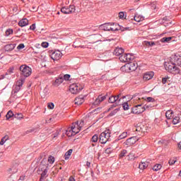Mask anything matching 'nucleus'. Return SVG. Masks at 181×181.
<instances>
[{
    "mask_svg": "<svg viewBox=\"0 0 181 181\" xmlns=\"http://www.w3.org/2000/svg\"><path fill=\"white\" fill-rule=\"evenodd\" d=\"M84 125V120L77 121L74 123L71 127L66 129V134L67 136H74L81 131V128Z\"/></svg>",
    "mask_w": 181,
    "mask_h": 181,
    "instance_id": "f257e3e1",
    "label": "nucleus"
},
{
    "mask_svg": "<svg viewBox=\"0 0 181 181\" xmlns=\"http://www.w3.org/2000/svg\"><path fill=\"white\" fill-rule=\"evenodd\" d=\"M164 67L167 71H169V73H172V74H179L180 70L177 66L175 65V64L171 62H165Z\"/></svg>",
    "mask_w": 181,
    "mask_h": 181,
    "instance_id": "f03ea898",
    "label": "nucleus"
},
{
    "mask_svg": "<svg viewBox=\"0 0 181 181\" xmlns=\"http://www.w3.org/2000/svg\"><path fill=\"white\" fill-rule=\"evenodd\" d=\"M111 136V130L107 129L105 132H102L99 136V142L100 144H107L108 141H110V138Z\"/></svg>",
    "mask_w": 181,
    "mask_h": 181,
    "instance_id": "7ed1b4c3",
    "label": "nucleus"
},
{
    "mask_svg": "<svg viewBox=\"0 0 181 181\" xmlns=\"http://www.w3.org/2000/svg\"><path fill=\"white\" fill-rule=\"evenodd\" d=\"M83 90V86L78 83H73L69 86V91L71 94H78Z\"/></svg>",
    "mask_w": 181,
    "mask_h": 181,
    "instance_id": "20e7f679",
    "label": "nucleus"
},
{
    "mask_svg": "<svg viewBox=\"0 0 181 181\" xmlns=\"http://www.w3.org/2000/svg\"><path fill=\"white\" fill-rule=\"evenodd\" d=\"M20 71H21V74L24 76V77H29V76L32 74V69L26 65L21 66Z\"/></svg>",
    "mask_w": 181,
    "mask_h": 181,
    "instance_id": "39448f33",
    "label": "nucleus"
},
{
    "mask_svg": "<svg viewBox=\"0 0 181 181\" xmlns=\"http://www.w3.org/2000/svg\"><path fill=\"white\" fill-rule=\"evenodd\" d=\"M134 59H135V57H134V54H124L119 57V60H120V62L122 63L131 62L132 60H134Z\"/></svg>",
    "mask_w": 181,
    "mask_h": 181,
    "instance_id": "423d86ee",
    "label": "nucleus"
},
{
    "mask_svg": "<svg viewBox=\"0 0 181 181\" xmlns=\"http://www.w3.org/2000/svg\"><path fill=\"white\" fill-rule=\"evenodd\" d=\"M61 12L64 13L65 15H68L69 13H73L76 12V7L74 5L69 6V7H63L61 9Z\"/></svg>",
    "mask_w": 181,
    "mask_h": 181,
    "instance_id": "0eeeda50",
    "label": "nucleus"
},
{
    "mask_svg": "<svg viewBox=\"0 0 181 181\" xmlns=\"http://www.w3.org/2000/svg\"><path fill=\"white\" fill-rule=\"evenodd\" d=\"M145 107H142V105H137L132 108V112L133 114H142L145 111Z\"/></svg>",
    "mask_w": 181,
    "mask_h": 181,
    "instance_id": "6e6552de",
    "label": "nucleus"
},
{
    "mask_svg": "<svg viewBox=\"0 0 181 181\" xmlns=\"http://www.w3.org/2000/svg\"><path fill=\"white\" fill-rule=\"evenodd\" d=\"M119 97H121V95L119 94L117 95H112L109 98V103H111L113 104V103H116V105H121V99H119Z\"/></svg>",
    "mask_w": 181,
    "mask_h": 181,
    "instance_id": "1a4fd4ad",
    "label": "nucleus"
},
{
    "mask_svg": "<svg viewBox=\"0 0 181 181\" xmlns=\"http://www.w3.org/2000/svg\"><path fill=\"white\" fill-rule=\"evenodd\" d=\"M25 82V78H21L17 81L15 88L13 90V93L16 94L20 90L21 87L23 86V83Z\"/></svg>",
    "mask_w": 181,
    "mask_h": 181,
    "instance_id": "9d476101",
    "label": "nucleus"
},
{
    "mask_svg": "<svg viewBox=\"0 0 181 181\" xmlns=\"http://www.w3.org/2000/svg\"><path fill=\"white\" fill-rule=\"evenodd\" d=\"M62 56H63V54H62V52H60L59 50L54 51L51 54V59H52V60L54 61L60 60V59H62Z\"/></svg>",
    "mask_w": 181,
    "mask_h": 181,
    "instance_id": "9b49d317",
    "label": "nucleus"
},
{
    "mask_svg": "<svg viewBox=\"0 0 181 181\" xmlns=\"http://www.w3.org/2000/svg\"><path fill=\"white\" fill-rule=\"evenodd\" d=\"M138 140L139 139L136 136L130 137L125 141V144L127 145V146H132V145L135 144Z\"/></svg>",
    "mask_w": 181,
    "mask_h": 181,
    "instance_id": "f8f14e48",
    "label": "nucleus"
},
{
    "mask_svg": "<svg viewBox=\"0 0 181 181\" xmlns=\"http://www.w3.org/2000/svg\"><path fill=\"white\" fill-rule=\"evenodd\" d=\"M124 67H127L130 70V71H135L136 69H138V64L135 62H130L129 64H127Z\"/></svg>",
    "mask_w": 181,
    "mask_h": 181,
    "instance_id": "ddd939ff",
    "label": "nucleus"
},
{
    "mask_svg": "<svg viewBox=\"0 0 181 181\" xmlns=\"http://www.w3.org/2000/svg\"><path fill=\"white\" fill-rule=\"evenodd\" d=\"M86 100V96L81 95L75 98L74 103L76 105H81Z\"/></svg>",
    "mask_w": 181,
    "mask_h": 181,
    "instance_id": "4468645a",
    "label": "nucleus"
},
{
    "mask_svg": "<svg viewBox=\"0 0 181 181\" xmlns=\"http://www.w3.org/2000/svg\"><path fill=\"white\" fill-rule=\"evenodd\" d=\"M154 74L153 71H148L144 74L143 76V80L144 81H148V80H151V78H153Z\"/></svg>",
    "mask_w": 181,
    "mask_h": 181,
    "instance_id": "2eb2a0df",
    "label": "nucleus"
},
{
    "mask_svg": "<svg viewBox=\"0 0 181 181\" xmlns=\"http://www.w3.org/2000/svg\"><path fill=\"white\" fill-rule=\"evenodd\" d=\"M13 117H14V118H16V119H22V118H23V114H6V118L7 119H9V118H13Z\"/></svg>",
    "mask_w": 181,
    "mask_h": 181,
    "instance_id": "dca6fc26",
    "label": "nucleus"
},
{
    "mask_svg": "<svg viewBox=\"0 0 181 181\" xmlns=\"http://www.w3.org/2000/svg\"><path fill=\"white\" fill-rule=\"evenodd\" d=\"M107 99V95L103 96V95H100L95 100L94 105H99V104H101L104 100Z\"/></svg>",
    "mask_w": 181,
    "mask_h": 181,
    "instance_id": "f3484780",
    "label": "nucleus"
},
{
    "mask_svg": "<svg viewBox=\"0 0 181 181\" xmlns=\"http://www.w3.org/2000/svg\"><path fill=\"white\" fill-rule=\"evenodd\" d=\"M28 25H29V21L27 18H23L18 22V25H20L21 28L28 26Z\"/></svg>",
    "mask_w": 181,
    "mask_h": 181,
    "instance_id": "a211bd4d",
    "label": "nucleus"
},
{
    "mask_svg": "<svg viewBox=\"0 0 181 181\" xmlns=\"http://www.w3.org/2000/svg\"><path fill=\"white\" fill-rule=\"evenodd\" d=\"M158 42H155L153 41H144L143 42L144 46H146V47H152L153 46H156V44Z\"/></svg>",
    "mask_w": 181,
    "mask_h": 181,
    "instance_id": "6ab92c4d",
    "label": "nucleus"
},
{
    "mask_svg": "<svg viewBox=\"0 0 181 181\" xmlns=\"http://www.w3.org/2000/svg\"><path fill=\"white\" fill-rule=\"evenodd\" d=\"M123 53L124 49L121 47H117L113 52V54H115V56H121V54H123Z\"/></svg>",
    "mask_w": 181,
    "mask_h": 181,
    "instance_id": "aec40b11",
    "label": "nucleus"
},
{
    "mask_svg": "<svg viewBox=\"0 0 181 181\" xmlns=\"http://www.w3.org/2000/svg\"><path fill=\"white\" fill-rule=\"evenodd\" d=\"M134 20L136 21V22H142V21H144L145 20V18L139 14H136L134 16Z\"/></svg>",
    "mask_w": 181,
    "mask_h": 181,
    "instance_id": "412c9836",
    "label": "nucleus"
},
{
    "mask_svg": "<svg viewBox=\"0 0 181 181\" xmlns=\"http://www.w3.org/2000/svg\"><path fill=\"white\" fill-rule=\"evenodd\" d=\"M148 166H149V164L148 163V162H141L139 165V168L141 170H144V169H146V168H148Z\"/></svg>",
    "mask_w": 181,
    "mask_h": 181,
    "instance_id": "4be33fe9",
    "label": "nucleus"
},
{
    "mask_svg": "<svg viewBox=\"0 0 181 181\" xmlns=\"http://www.w3.org/2000/svg\"><path fill=\"white\" fill-rule=\"evenodd\" d=\"M101 29H103V30H111V23H107L104 24L103 25H100Z\"/></svg>",
    "mask_w": 181,
    "mask_h": 181,
    "instance_id": "5701e85b",
    "label": "nucleus"
},
{
    "mask_svg": "<svg viewBox=\"0 0 181 181\" xmlns=\"http://www.w3.org/2000/svg\"><path fill=\"white\" fill-rule=\"evenodd\" d=\"M71 153H73V150L69 149L68 151H66L64 154V159L65 160H67L70 158V156H71Z\"/></svg>",
    "mask_w": 181,
    "mask_h": 181,
    "instance_id": "b1692460",
    "label": "nucleus"
},
{
    "mask_svg": "<svg viewBox=\"0 0 181 181\" xmlns=\"http://www.w3.org/2000/svg\"><path fill=\"white\" fill-rule=\"evenodd\" d=\"M62 83H63V78H59L55 80L53 85L55 86V87H59Z\"/></svg>",
    "mask_w": 181,
    "mask_h": 181,
    "instance_id": "393cba45",
    "label": "nucleus"
},
{
    "mask_svg": "<svg viewBox=\"0 0 181 181\" xmlns=\"http://www.w3.org/2000/svg\"><path fill=\"white\" fill-rule=\"evenodd\" d=\"M46 177H47V168H45L41 173V177L40 180L42 181L43 179H46Z\"/></svg>",
    "mask_w": 181,
    "mask_h": 181,
    "instance_id": "a878e982",
    "label": "nucleus"
},
{
    "mask_svg": "<svg viewBox=\"0 0 181 181\" xmlns=\"http://www.w3.org/2000/svg\"><path fill=\"white\" fill-rule=\"evenodd\" d=\"M173 37H164L163 38L160 39V42L162 43H169V42H170V40H172Z\"/></svg>",
    "mask_w": 181,
    "mask_h": 181,
    "instance_id": "bb28decb",
    "label": "nucleus"
},
{
    "mask_svg": "<svg viewBox=\"0 0 181 181\" xmlns=\"http://www.w3.org/2000/svg\"><path fill=\"white\" fill-rule=\"evenodd\" d=\"M161 169H162V165L161 164H156L153 167V170H154V172H158V170H160Z\"/></svg>",
    "mask_w": 181,
    "mask_h": 181,
    "instance_id": "cd10ccee",
    "label": "nucleus"
},
{
    "mask_svg": "<svg viewBox=\"0 0 181 181\" xmlns=\"http://www.w3.org/2000/svg\"><path fill=\"white\" fill-rule=\"evenodd\" d=\"M9 139V136L6 135L4 137H2L1 141H0V145H4L5 142H6Z\"/></svg>",
    "mask_w": 181,
    "mask_h": 181,
    "instance_id": "c85d7f7f",
    "label": "nucleus"
},
{
    "mask_svg": "<svg viewBox=\"0 0 181 181\" xmlns=\"http://www.w3.org/2000/svg\"><path fill=\"white\" fill-rule=\"evenodd\" d=\"M180 122V117H175L173 118V124H174V125H176V124H179Z\"/></svg>",
    "mask_w": 181,
    "mask_h": 181,
    "instance_id": "c756f323",
    "label": "nucleus"
},
{
    "mask_svg": "<svg viewBox=\"0 0 181 181\" xmlns=\"http://www.w3.org/2000/svg\"><path fill=\"white\" fill-rule=\"evenodd\" d=\"M122 107L124 111H127V110H129V105L128 104V102L122 103Z\"/></svg>",
    "mask_w": 181,
    "mask_h": 181,
    "instance_id": "7c9ffc66",
    "label": "nucleus"
},
{
    "mask_svg": "<svg viewBox=\"0 0 181 181\" xmlns=\"http://www.w3.org/2000/svg\"><path fill=\"white\" fill-rule=\"evenodd\" d=\"M110 30H112V32L118 30V27H117V24H110Z\"/></svg>",
    "mask_w": 181,
    "mask_h": 181,
    "instance_id": "2f4dec72",
    "label": "nucleus"
},
{
    "mask_svg": "<svg viewBox=\"0 0 181 181\" xmlns=\"http://www.w3.org/2000/svg\"><path fill=\"white\" fill-rule=\"evenodd\" d=\"M91 142H98V135L97 134H94L93 136H92V139H91Z\"/></svg>",
    "mask_w": 181,
    "mask_h": 181,
    "instance_id": "473e14b6",
    "label": "nucleus"
},
{
    "mask_svg": "<svg viewBox=\"0 0 181 181\" xmlns=\"http://www.w3.org/2000/svg\"><path fill=\"white\" fill-rule=\"evenodd\" d=\"M127 153V150H122L119 155V158H124V156H125Z\"/></svg>",
    "mask_w": 181,
    "mask_h": 181,
    "instance_id": "72a5a7b5",
    "label": "nucleus"
},
{
    "mask_svg": "<svg viewBox=\"0 0 181 181\" xmlns=\"http://www.w3.org/2000/svg\"><path fill=\"white\" fill-rule=\"evenodd\" d=\"M180 59V56H179V54H175L174 56H173V57H172V60H173V62H174V63L177 61V60H178V59Z\"/></svg>",
    "mask_w": 181,
    "mask_h": 181,
    "instance_id": "f704fd0d",
    "label": "nucleus"
},
{
    "mask_svg": "<svg viewBox=\"0 0 181 181\" xmlns=\"http://www.w3.org/2000/svg\"><path fill=\"white\" fill-rule=\"evenodd\" d=\"M127 135H128V133L123 132L122 134L119 136V139H124V138H127Z\"/></svg>",
    "mask_w": 181,
    "mask_h": 181,
    "instance_id": "c9c22d12",
    "label": "nucleus"
},
{
    "mask_svg": "<svg viewBox=\"0 0 181 181\" xmlns=\"http://www.w3.org/2000/svg\"><path fill=\"white\" fill-rule=\"evenodd\" d=\"M47 108H48L49 110H53V109L54 108V103H49L47 104Z\"/></svg>",
    "mask_w": 181,
    "mask_h": 181,
    "instance_id": "e433bc0d",
    "label": "nucleus"
},
{
    "mask_svg": "<svg viewBox=\"0 0 181 181\" xmlns=\"http://www.w3.org/2000/svg\"><path fill=\"white\" fill-rule=\"evenodd\" d=\"M48 162H49V163H51V164L54 163V157L50 156L48 158Z\"/></svg>",
    "mask_w": 181,
    "mask_h": 181,
    "instance_id": "4c0bfd02",
    "label": "nucleus"
},
{
    "mask_svg": "<svg viewBox=\"0 0 181 181\" xmlns=\"http://www.w3.org/2000/svg\"><path fill=\"white\" fill-rule=\"evenodd\" d=\"M112 152V148H107L105 150V153H107V155H110Z\"/></svg>",
    "mask_w": 181,
    "mask_h": 181,
    "instance_id": "58836bf2",
    "label": "nucleus"
},
{
    "mask_svg": "<svg viewBox=\"0 0 181 181\" xmlns=\"http://www.w3.org/2000/svg\"><path fill=\"white\" fill-rule=\"evenodd\" d=\"M12 33H13V29L6 30V36H9V35H12Z\"/></svg>",
    "mask_w": 181,
    "mask_h": 181,
    "instance_id": "ea45409f",
    "label": "nucleus"
},
{
    "mask_svg": "<svg viewBox=\"0 0 181 181\" xmlns=\"http://www.w3.org/2000/svg\"><path fill=\"white\" fill-rule=\"evenodd\" d=\"M169 165H175L176 163V159L173 158V159H170L168 161Z\"/></svg>",
    "mask_w": 181,
    "mask_h": 181,
    "instance_id": "a19ab883",
    "label": "nucleus"
},
{
    "mask_svg": "<svg viewBox=\"0 0 181 181\" xmlns=\"http://www.w3.org/2000/svg\"><path fill=\"white\" fill-rule=\"evenodd\" d=\"M8 172H10L12 174L16 173V172H18V169L12 168L8 170Z\"/></svg>",
    "mask_w": 181,
    "mask_h": 181,
    "instance_id": "79ce46f5",
    "label": "nucleus"
},
{
    "mask_svg": "<svg viewBox=\"0 0 181 181\" xmlns=\"http://www.w3.org/2000/svg\"><path fill=\"white\" fill-rule=\"evenodd\" d=\"M145 100H146L148 103H153V101H155V99L152 97H148Z\"/></svg>",
    "mask_w": 181,
    "mask_h": 181,
    "instance_id": "37998d69",
    "label": "nucleus"
},
{
    "mask_svg": "<svg viewBox=\"0 0 181 181\" xmlns=\"http://www.w3.org/2000/svg\"><path fill=\"white\" fill-rule=\"evenodd\" d=\"M128 156L130 160H132L136 158L133 153H130Z\"/></svg>",
    "mask_w": 181,
    "mask_h": 181,
    "instance_id": "c03bdc74",
    "label": "nucleus"
},
{
    "mask_svg": "<svg viewBox=\"0 0 181 181\" xmlns=\"http://www.w3.org/2000/svg\"><path fill=\"white\" fill-rule=\"evenodd\" d=\"M136 131H141V132H145V130H144V128L139 125H137V128H136Z\"/></svg>",
    "mask_w": 181,
    "mask_h": 181,
    "instance_id": "a18cd8bd",
    "label": "nucleus"
},
{
    "mask_svg": "<svg viewBox=\"0 0 181 181\" xmlns=\"http://www.w3.org/2000/svg\"><path fill=\"white\" fill-rule=\"evenodd\" d=\"M175 66H181V59L180 58V59L177 60L175 63H174Z\"/></svg>",
    "mask_w": 181,
    "mask_h": 181,
    "instance_id": "49530a36",
    "label": "nucleus"
},
{
    "mask_svg": "<svg viewBox=\"0 0 181 181\" xmlns=\"http://www.w3.org/2000/svg\"><path fill=\"white\" fill-rule=\"evenodd\" d=\"M124 16H125V14L124 13V12L119 13V18L120 19H124Z\"/></svg>",
    "mask_w": 181,
    "mask_h": 181,
    "instance_id": "de8ad7c7",
    "label": "nucleus"
},
{
    "mask_svg": "<svg viewBox=\"0 0 181 181\" xmlns=\"http://www.w3.org/2000/svg\"><path fill=\"white\" fill-rule=\"evenodd\" d=\"M100 111H101V108H96L93 110L92 112H95V114H98L99 112H100Z\"/></svg>",
    "mask_w": 181,
    "mask_h": 181,
    "instance_id": "09e8293b",
    "label": "nucleus"
},
{
    "mask_svg": "<svg viewBox=\"0 0 181 181\" xmlns=\"http://www.w3.org/2000/svg\"><path fill=\"white\" fill-rule=\"evenodd\" d=\"M41 46H42V47H45V48L48 47L49 43H47V42H42V43L41 44Z\"/></svg>",
    "mask_w": 181,
    "mask_h": 181,
    "instance_id": "8fccbe9b",
    "label": "nucleus"
},
{
    "mask_svg": "<svg viewBox=\"0 0 181 181\" xmlns=\"http://www.w3.org/2000/svg\"><path fill=\"white\" fill-rule=\"evenodd\" d=\"M25 48V45L23 44H20L18 47H17V49H24Z\"/></svg>",
    "mask_w": 181,
    "mask_h": 181,
    "instance_id": "3c124183",
    "label": "nucleus"
},
{
    "mask_svg": "<svg viewBox=\"0 0 181 181\" xmlns=\"http://www.w3.org/2000/svg\"><path fill=\"white\" fill-rule=\"evenodd\" d=\"M168 78H169V77L163 78V79H162L163 84H166V82L168 81Z\"/></svg>",
    "mask_w": 181,
    "mask_h": 181,
    "instance_id": "603ef678",
    "label": "nucleus"
},
{
    "mask_svg": "<svg viewBox=\"0 0 181 181\" xmlns=\"http://www.w3.org/2000/svg\"><path fill=\"white\" fill-rule=\"evenodd\" d=\"M30 29L31 30H35V29H36V25L35 24H33L32 25L30 26Z\"/></svg>",
    "mask_w": 181,
    "mask_h": 181,
    "instance_id": "864d4df0",
    "label": "nucleus"
},
{
    "mask_svg": "<svg viewBox=\"0 0 181 181\" xmlns=\"http://www.w3.org/2000/svg\"><path fill=\"white\" fill-rule=\"evenodd\" d=\"M13 67H11L9 69H8V73L9 74H12V73H13Z\"/></svg>",
    "mask_w": 181,
    "mask_h": 181,
    "instance_id": "5fc2aeb1",
    "label": "nucleus"
},
{
    "mask_svg": "<svg viewBox=\"0 0 181 181\" xmlns=\"http://www.w3.org/2000/svg\"><path fill=\"white\" fill-rule=\"evenodd\" d=\"M64 80H69V78H70V75L69 74L64 75Z\"/></svg>",
    "mask_w": 181,
    "mask_h": 181,
    "instance_id": "6e6d98bb",
    "label": "nucleus"
},
{
    "mask_svg": "<svg viewBox=\"0 0 181 181\" xmlns=\"http://www.w3.org/2000/svg\"><path fill=\"white\" fill-rule=\"evenodd\" d=\"M170 117H172V115H170V114H165V117H166V118H168V119H170Z\"/></svg>",
    "mask_w": 181,
    "mask_h": 181,
    "instance_id": "4d7b16f0",
    "label": "nucleus"
},
{
    "mask_svg": "<svg viewBox=\"0 0 181 181\" xmlns=\"http://www.w3.org/2000/svg\"><path fill=\"white\" fill-rule=\"evenodd\" d=\"M86 166L88 167V168H90V166H91V163H90V162H86Z\"/></svg>",
    "mask_w": 181,
    "mask_h": 181,
    "instance_id": "13d9d810",
    "label": "nucleus"
},
{
    "mask_svg": "<svg viewBox=\"0 0 181 181\" xmlns=\"http://www.w3.org/2000/svg\"><path fill=\"white\" fill-rule=\"evenodd\" d=\"M165 114H173V111L172 110H168Z\"/></svg>",
    "mask_w": 181,
    "mask_h": 181,
    "instance_id": "bf43d9fd",
    "label": "nucleus"
},
{
    "mask_svg": "<svg viewBox=\"0 0 181 181\" xmlns=\"http://www.w3.org/2000/svg\"><path fill=\"white\" fill-rule=\"evenodd\" d=\"M69 181H76L73 177H70Z\"/></svg>",
    "mask_w": 181,
    "mask_h": 181,
    "instance_id": "052dcab7",
    "label": "nucleus"
},
{
    "mask_svg": "<svg viewBox=\"0 0 181 181\" xmlns=\"http://www.w3.org/2000/svg\"><path fill=\"white\" fill-rule=\"evenodd\" d=\"M20 180H25V175H22L20 177Z\"/></svg>",
    "mask_w": 181,
    "mask_h": 181,
    "instance_id": "680f3d73",
    "label": "nucleus"
},
{
    "mask_svg": "<svg viewBox=\"0 0 181 181\" xmlns=\"http://www.w3.org/2000/svg\"><path fill=\"white\" fill-rule=\"evenodd\" d=\"M118 111H119V109H115L113 112V114H117V112H118Z\"/></svg>",
    "mask_w": 181,
    "mask_h": 181,
    "instance_id": "e2e57ef3",
    "label": "nucleus"
},
{
    "mask_svg": "<svg viewBox=\"0 0 181 181\" xmlns=\"http://www.w3.org/2000/svg\"><path fill=\"white\" fill-rule=\"evenodd\" d=\"M52 132H53V131H52V129H49V130H47L46 134H52Z\"/></svg>",
    "mask_w": 181,
    "mask_h": 181,
    "instance_id": "0e129e2a",
    "label": "nucleus"
},
{
    "mask_svg": "<svg viewBox=\"0 0 181 181\" xmlns=\"http://www.w3.org/2000/svg\"><path fill=\"white\" fill-rule=\"evenodd\" d=\"M59 136V132H57V134H55L53 136V138H56Z\"/></svg>",
    "mask_w": 181,
    "mask_h": 181,
    "instance_id": "69168bd1",
    "label": "nucleus"
},
{
    "mask_svg": "<svg viewBox=\"0 0 181 181\" xmlns=\"http://www.w3.org/2000/svg\"><path fill=\"white\" fill-rule=\"evenodd\" d=\"M27 132H35V129H30V130L27 131Z\"/></svg>",
    "mask_w": 181,
    "mask_h": 181,
    "instance_id": "338daca9",
    "label": "nucleus"
},
{
    "mask_svg": "<svg viewBox=\"0 0 181 181\" xmlns=\"http://www.w3.org/2000/svg\"><path fill=\"white\" fill-rule=\"evenodd\" d=\"M178 148L181 149V141L178 144Z\"/></svg>",
    "mask_w": 181,
    "mask_h": 181,
    "instance_id": "774afa93",
    "label": "nucleus"
}]
</instances>
